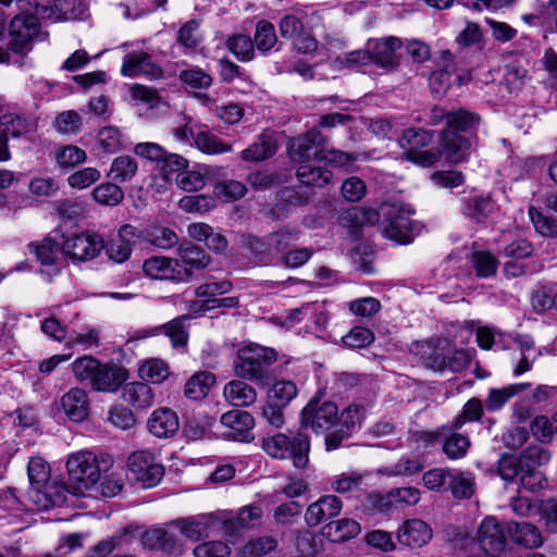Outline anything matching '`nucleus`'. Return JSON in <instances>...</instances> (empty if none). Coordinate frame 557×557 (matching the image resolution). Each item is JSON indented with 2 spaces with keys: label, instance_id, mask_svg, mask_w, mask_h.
I'll list each match as a JSON object with an SVG mask.
<instances>
[{
  "label": "nucleus",
  "instance_id": "nucleus-49",
  "mask_svg": "<svg viewBox=\"0 0 557 557\" xmlns=\"http://www.w3.org/2000/svg\"><path fill=\"white\" fill-rule=\"evenodd\" d=\"M92 198L96 202L102 206H116L123 198V190L113 183H102L94 188Z\"/></svg>",
  "mask_w": 557,
  "mask_h": 557
},
{
  "label": "nucleus",
  "instance_id": "nucleus-38",
  "mask_svg": "<svg viewBox=\"0 0 557 557\" xmlns=\"http://www.w3.org/2000/svg\"><path fill=\"white\" fill-rule=\"evenodd\" d=\"M123 398L137 409H146L153 403V392L147 383L132 382L124 386Z\"/></svg>",
  "mask_w": 557,
  "mask_h": 557
},
{
  "label": "nucleus",
  "instance_id": "nucleus-29",
  "mask_svg": "<svg viewBox=\"0 0 557 557\" xmlns=\"http://www.w3.org/2000/svg\"><path fill=\"white\" fill-rule=\"evenodd\" d=\"M188 235L198 242H205L206 246L215 253H224L228 242L224 235L214 232L213 227L203 222L191 223L187 226Z\"/></svg>",
  "mask_w": 557,
  "mask_h": 557
},
{
  "label": "nucleus",
  "instance_id": "nucleus-28",
  "mask_svg": "<svg viewBox=\"0 0 557 557\" xmlns=\"http://www.w3.org/2000/svg\"><path fill=\"white\" fill-rule=\"evenodd\" d=\"M398 541L409 547H421L432 537L431 528L420 519L406 521L398 530Z\"/></svg>",
  "mask_w": 557,
  "mask_h": 557
},
{
  "label": "nucleus",
  "instance_id": "nucleus-8",
  "mask_svg": "<svg viewBox=\"0 0 557 557\" xmlns=\"http://www.w3.org/2000/svg\"><path fill=\"white\" fill-rule=\"evenodd\" d=\"M227 517L220 511L178 519L172 524L190 541H200L210 535L223 534Z\"/></svg>",
  "mask_w": 557,
  "mask_h": 557
},
{
  "label": "nucleus",
  "instance_id": "nucleus-9",
  "mask_svg": "<svg viewBox=\"0 0 557 557\" xmlns=\"http://www.w3.org/2000/svg\"><path fill=\"white\" fill-rule=\"evenodd\" d=\"M10 48L16 53L28 52L34 41L45 40L47 33H41L37 16L34 14L16 15L10 23Z\"/></svg>",
  "mask_w": 557,
  "mask_h": 557
},
{
  "label": "nucleus",
  "instance_id": "nucleus-58",
  "mask_svg": "<svg viewBox=\"0 0 557 557\" xmlns=\"http://www.w3.org/2000/svg\"><path fill=\"white\" fill-rule=\"evenodd\" d=\"M97 143L103 152L114 153L122 146L121 132L114 126L102 127L97 134Z\"/></svg>",
  "mask_w": 557,
  "mask_h": 557
},
{
  "label": "nucleus",
  "instance_id": "nucleus-19",
  "mask_svg": "<svg viewBox=\"0 0 557 557\" xmlns=\"http://www.w3.org/2000/svg\"><path fill=\"white\" fill-rule=\"evenodd\" d=\"M121 73L127 77L159 78L162 76V69L152 61L151 55L147 52L135 51L124 57Z\"/></svg>",
  "mask_w": 557,
  "mask_h": 557
},
{
  "label": "nucleus",
  "instance_id": "nucleus-4",
  "mask_svg": "<svg viewBox=\"0 0 557 557\" xmlns=\"http://www.w3.org/2000/svg\"><path fill=\"white\" fill-rule=\"evenodd\" d=\"M276 360L273 349L249 344L237 350L233 367L235 374L247 381H259L264 376L265 367Z\"/></svg>",
  "mask_w": 557,
  "mask_h": 557
},
{
  "label": "nucleus",
  "instance_id": "nucleus-14",
  "mask_svg": "<svg viewBox=\"0 0 557 557\" xmlns=\"http://www.w3.org/2000/svg\"><path fill=\"white\" fill-rule=\"evenodd\" d=\"M338 420V409L333 401L312 398L301 411V425L314 432L330 430Z\"/></svg>",
  "mask_w": 557,
  "mask_h": 557
},
{
  "label": "nucleus",
  "instance_id": "nucleus-42",
  "mask_svg": "<svg viewBox=\"0 0 557 557\" xmlns=\"http://www.w3.org/2000/svg\"><path fill=\"white\" fill-rule=\"evenodd\" d=\"M215 383V375L209 371L195 373L185 384V395L194 400L201 399Z\"/></svg>",
  "mask_w": 557,
  "mask_h": 557
},
{
  "label": "nucleus",
  "instance_id": "nucleus-6",
  "mask_svg": "<svg viewBox=\"0 0 557 557\" xmlns=\"http://www.w3.org/2000/svg\"><path fill=\"white\" fill-rule=\"evenodd\" d=\"M134 152L144 159L156 162V171L173 182H177L183 171L188 168V161L185 158L168 152L156 143H139L135 146Z\"/></svg>",
  "mask_w": 557,
  "mask_h": 557
},
{
  "label": "nucleus",
  "instance_id": "nucleus-61",
  "mask_svg": "<svg viewBox=\"0 0 557 557\" xmlns=\"http://www.w3.org/2000/svg\"><path fill=\"white\" fill-rule=\"evenodd\" d=\"M178 207L185 212H208L214 207V199L207 195L184 196L178 201Z\"/></svg>",
  "mask_w": 557,
  "mask_h": 557
},
{
  "label": "nucleus",
  "instance_id": "nucleus-10",
  "mask_svg": "<svg viewBox=\"0 0 557 557\" xmlns=\"http://www.w3.org/2000/svg\"><path fill=\"white\" fill-rule=\"evenodd\" d=\"M432 136L422 128H408L404 131L399 139V146L404 149L407 160H410L422 166H430L440 159L437 150H423L431 143Z\"/></svg>",
  "mask_w": 557,
  "mask_h": 557
},
{
  "label": "nucleus",
  "instance_id": "nucleus-54",
  "mask_svg": "<svg viewBox=\"0 0 557 557\" xmlns=\"http://www.w3.org/2000/svg\"><path fill=\"white\" fill-rule=\"evenodd\" d=\"M471 263L476 275L480 277H491L496 274L498 261L487 251H475L471 255Z\"/></svg>",
  "mask_w": 557,
  "mask_h": 557
},
{
  "label": "nucleus",
  "instance_id": "nucleus-59",
  "mask_svg": "<svg viewBox=\"0 0 557 557\" xmlns=\"http://www.w3.org/2000/svg\"><path fill=\"white\" fill-rule=\"evenodd\" d=\"M197 148L206 153L216 154L232 150L230 145H225L219 137L207 132H200L195 137Z\"/></svg>",
  "mask_w": 557,
  "mask_h": 557
},
{
  "label": "nucleus",
  "instance_id": "nucleus-5",
  "mask_svg": "<svg viewBox=\"0 0 557 557\" xmlns=\"http://www.w3.org/2000/svg\"><path fill=\"white\" fill-rule=\"evenodd\" d=\"M263 450L275 459L292 458L296 468H305L308 462L310 449L309 437L301 432L297 433L293 440L283 433L264 437L262 441Z\"/></svg>",
  "mask_w": 557,
  "mask_h": 557
},
{
  "label": "nucleus",
  "instance_id": "nucleus-32",
  "mask_svg": "<svg viewBox=\"0 0 557 557\" xmlns=\"http://www.w3.org/2000/svg\"><path fill=\"white\" fill-rule=\"evenodd\" d=\"M76 486H65L63 484H46L41 488V495L38 498L33 497L39 509L47 510L50 507L63 506L69 503V495L78 496L75 494Z\"/></svg>",
  "mask_w": 557,
  "mask_h": 557
},
{
  "label": "nucleus",
  "instance_id": "nucleus-44",
  "mask_svg": "<svg viewBox=\"0 0 557 557\" xmlns=\"http://www.w3.org/2000/svg\"><path fill=\"white\" fill-rule=\"evenodd\" d=\"M447 491L458 499L470 498L474 493V478L470 472L454 469Z\"/></svg>",
  "mask_w": 557,
  "mask_h": 557
},
{
  "label": "nucleus",
  "instance_id": "nucleus-23",
  "mask_svg": "<svg viewBox=\"0 0 557 557\" xmlns=\"http://www.w3.org/2000/svg\"><path fill=\"white\" fill-rule=\"evenodd\" d=\"M342 500L335 495H325L307 508L305 520L308 525L315 527L335 516L342 510Z\"/></svg>",
  "mask_w": 557,
  "mask_h": 557
},
{
  "label": "nucleus",
  "instance_id": "nucleus-57",
  "mask_svg": "<svg viewBox=\"0 0 557 557\" xmlns=\"http://www.w3.org/2000/svg\"><path fill=\"white\" fill-rule=\"evenodd\" d=\"M100 363L101 362L92 356H84L77 358L72 363V370L79 382L89 381L91 383Z\"/></svg>",
  "mask_w": 557,
  "mask_h": 557
},
{
  "label": "nucleus",
  "instance_id": "nucleus-35",
  "mask_svg": "<svg viewBox=\"0 0 557 557\" xmlns=\"http://www.w3.org/2000/svg\"><path fill=\"white\" fill-rule=\"evenodd\" d=\"M453 54L445 50L441 52L438 69L430 74L429 83L434 94H444L450 85L451 74L454 72Z\"/></svg>",
  "mask_w": 557,
  "mask_h": 557
},
{
  "label": "nucleus",
  "instance_id": "nucleus-22",
  "mask_svg": "<svg viewBox=\"0 0 557 557\" xmlns=\"http://www.w3.org/2000/svg\"><path fill=\"white\" fill-rule=\"evenodd\" d=\"M60 406L73 422H82L89 414V398L86 391L73 387L60 398Z\"/></svg>",
  "mask_w": 557,
  "mask_h": 557
},
{
  "label": "nucleus",
  "instance_id": "nucleus-17",
  "mask_svg": "<svg viewBox=\"0 0 557 557\" xmlns=\"http://www.w3.org/2000/svg\"><path fill=\"white\" fill-rule=\"evenodd\" d=\"M476 537L482 550L490 556H497L505 549L506 540L504 530L494 517L483 519L479 527Z\"/></svg>",
  "mask_w": 557,
  "mask_h": 557
},
{
  "label": "nucleus",
  "instance_id": "nucleus-50",
  "mask_svg": "<svg viewBox=\"0 0 557 557\" xmlns=\"http://www.w3.org/2000/svg\"><path fill=\"white\" fill-rule=\"evenodd\" d=\"M226 47L239 61H250L255 55L252 40L242 34L233 35L226 41Z\"/></svg>",
  "mask_w": 557,
  "mask_h": 557
},
{
  "label": "nucleus",
  "instance_id": "nucleus-15",
  "mask_svg": "<svg viewBox=\"0 0 557 557\" xmlns=\"http://www.w3.org/2000/svg\"><path fill=\"white\" fill-rule=\"evenodd\" d=\"M144 274L151 280L183 282L190 277V271L180 260L164 256H154L143 263Z\"/></svg>",
  "mask_w": 557,
  "mask_h": 557
},
{
  "label": "nucleus",
  "instance_id": "nucleus-16",
  "mask_svg": "<svg viewBox=\"0 0 557 557\" xmlns=\"http://www.w3.org/2000/svg\"><path fill=\"white\" fill-rule=\"evenodd\" d=\"M221 424L226 429L223 436L237 442L252 440L251 431L255 426V418L248 411L233 409L221 416Z\"/></svg>",
  "mask_w": 557,
  "mask_h": 557
},
{
  "label": "nucleus",
  "instance_id": "nucleus-30",
  "mask_svg": "<svg viewBox=\"0 0 557 557\" xmlns=\"http://www.w3.org/2000/svg\"><path fill=\"white\" fill-rule=\"evenodd\" d=\"M507 532L511 540L525 548H536L543 544V536L539 528L530 522L510 521Z\"/></svg>",
  "mask_w": 557,
  "mask_h": 557
},
{
  "label": "nucleus",
  "instance_id": "nucleus-12",
  "mask_svg": "<svg viewBox=\"0 0 557 557\" xmlns=\"http://www.w3.org/2000/svg\"><path fill=\"white\" fill-rule=\"evenodd\" d=\"M127 467L133 478L144 487L156 486L164 474V469L148 449L137 450L128 457Z\"/></svg>",
  "mask_w": 557,
  "mask_h": 557
},
{
  "label": "nucleus",
  "instance_id": "nucleus-11",
  "mask_svg": "<svg viewBox=\"0 0 557 557\" xmlns=\"http://www.w3.org/2000/svg\"><path fill=\"white\" fill-rule=\"evenodd\" d=\"M101 235L92 232H83L66 236L62 243V251L73 261H89L99 256L104 248Z\"/></svg>",
  "mask_w": 557,
  "mask_h": 557
},
{
  "label": "nucleus",
  "instance_id": "nucleus-64",
  "mask_svg": "<svg viewBox=\"0 0 557 557\" xmlns=\"http://www.w3.org/2000/svg\"><path fill=\"white\" fill-rule=\"evenodd\" d=\"M373 341V332L363 326H355L348 334L342 337L344 346L348 348H363L370 345Z\"/></svg>",
  "mask_w": 557,
  "mask_h": 557
},
{
  "label": "nucleus",
  "instance_id": "nucleus-2",
  "mask_svg": "<svg viewBox=\"0 0 557 557\" xmlns=\"http://www.w3.org/2000/svg\"><path fill=\"white\" fill-rule=\"evenodd\" d=\"M413 210L404 202L386 201L380 206V210L354 208L348 212L352 222L357 225L374 224L381 219V230L384 237L398 244H409L417 234L418 224L411 219Z\"/></svg>",
  "mask_w": 557,
  "mask_h": 557
},
{
  "label": "nucleus",
  "instance_id": "nucleus-7",
  "mask_svg": "<svg viewBox=\"0 0 557 557\" xmlns=\"http://www.w3.org/2000/svg\"><path fill=\"white\" fill-rule=\"evenodd\" d=\"M69 475L76 486L75 494L94 487L101 476V469L97 456L91 451H79L72 455L66 463Z\"/></svg>",
  "mask_w": 557,
  "mask_h": 557
},
{
  "label": "nucleus",
  "instance_id": "nucleus-13",
  "mask_svg": "<svg viewBox=\"0 0 557 557\" xmlns=\"http://www.w3.org/2000/svg\"><path fill=\"white\" fill-rule=\"evenodd\" d=\"M34 8L35 16L51 23L69 20H81L85 14V7L78 3L75 8L74 1L69 0H35L29 2Z\"/></svg>",
  "mask_w": 557,
  "mask_h": 557
},
{
  "label": "nucleus",
  "instance_id": "nucleus-25",
  "mask_svg": "<svg viewBox=\"0 0 557 557\" xmlns=\"http://www.w3.org/2000/svg\"><path fill=\"white\" fill-rule=\"evenodd\" d=\"M375 507L380 511H387L391 506H412L420 500V491L416 487H399L389 492L387 496L371 495Z\"/></svg>",
  "mask_w": 557,
  "mask_h": 557
},
{
  "label": "nucleus",
  "instance_id": "nucleus-40",
  "mask_svg": "<svg viewBox=\"0 0 557 557\" xmlns=\"http://www.w3.org/2000/svg\"><path fill=\"white\" fill-rule=\"evenodd\" d=\"M27 473L33 490L32 497L39 499L41 495V488L46 486L50 478V468L42 458L33 457L28 462Z\"/></svg>",
  "mask_w": 557,
  "mask_h": 557
},
{
  "label": "nucleus",
  "instance_id": "nucleus-39",
  "mask_svg": "<svg viewBox=\"0 0 557 557\" xmlns=\"http://www.w3.org/2000/svg\"><path fill=\"white\" fill-rule=\"evenodd\" d=\"M183 267L190 272L193 269H203L209 264V257L198 246L191 243L182 244L176 250V258Z\"/></svg>",
  "mask_w": 557,
  "mask_h": 557
},
{
  "label": "nucleus",
  "instance_id": "nucleus-45",
  "mask_svg": "<svg viewBox=\"0 0 557 557\" xmlns=\"http://www.w3.org/2000/svg\"><path fill=\"white\" fill-rule=\"evenodd\" d=\"M0 125L4 128L5 136L12 137L21 136L29 132L34 124L30 116L25 114H16L7 112L0 116Z\"/></svg>",
  "mask_w": 557,
  "mask_h": 557
},
{
  "label": "nucleus",
  "instance_id": "nucleus-34",
  "mask_svg": "<svg viewBox=\"0 0 557 557\" xmlns=\"http://www.w3.org/2000/svg\"><path fill=\"white\" fill-rule=\"evenodd\" d=\"M187 319V315L175 318L163 325L146 331V336H154L163 330L174 348H183L188 343V333L184 324Z\"/></svg>",
  "mask_w": 557,
  "mask_h": 557
},
{
  "label": "nucleus",
  "instance_id": "nucleus-21",
  "mask_svg": "<svg viewBox=\"0 0 557 557\" xmlns=\"http://www.w3.org/2000/svg\"><path fill=\"white\" fill-rule=\"evenodd\" d=\"M139 244L150 245L158 249H170L178 243L176 233L161 224H148L137 227Z\"/></svg>",
  "mask_w": 557,
  "mask_h": 557
},
{
  "label": "nucleus",
  "instance_id": "nucleus-26",
  "mask_svg": "<svg viewBox=\"0 0 557 557\" xmlns=\"http://www.w3.org/2000/svg\"><path fill=\"white\" fill-rule=\"evenodd\" d=\"M149 432L157 437L173 436L180 428L177 414L169 408L156 409L147 422Z\"/></svg>",
  "mask_w": 557,
  "mask_h": 557
},
{
  "label": "nucleus",
  "instance_id": "nucleus-27",
  "mask_svg": "<svg viewBox=\"0 0 557 557\" xmlns=\"http://www.w3.org/2000/svg\"><path fill=\"white\" fill-rule=\"evenodd\" d=\"M127 373L124 369L100 363L97 373L94 376L91 386L99 392H116L126 381Z\"/></svg>",
  "mask_w": 557,
  "mask_h": 557
},
{
  "label": "nucleus",
  "instance_id": "nucleus-56",
  "mask_svg": "<svg viewBox=\"0 0 557 557\" xmlns=\"http://www.w3.org/2000/svg\"><path fill=\"white\" fill-rule=\"evenodd\" d=\"M524 466L520 456L504 454L498 460V474L503 480L511 482L520 476Z\"/></svg>",
  "mask_w": 557,
  "mask_h": 557
},
{
  "label": "nucleus",
  "instance_id": "nucleus-36",
  "mask_svg": "<svg viewBox=\"0 0 557 557\" xmlns=\"http://www.w3.org/2000/svg\"><path fill=\"white\" fill-rule=\"evenodd\" d=\"M141 543L148 548L162 549L171 554L180 550L175 536L162 528H151L144 532Z\"/></svg>",
  "mask_w": 557,
  "mask_h": 557
},
{
  "label": "nucleus",
  "instance_id": "nucleus-31",
  "mask_svg": "<svg viewBox=\"0 0 557 557\" xmlns=\"http://www.w3.org/2000/svg\"><path fill=\"white\" fill-rule=\"evenodd\" d=\"M226 403L234 407H249L257 400V391L243 380H233L223 388Z\"/></svg>",
  "mask_w": 557,
  "mask_h": 557
},
{
  "label": "nucleus",
  "instance_id": "nucleus-53",
  "mask_svg": "<svg viewBox=\"0 0 557 557\" xmlns=\"http://www.w3.org/2000/svg\"><path fill=\"white\" fill-rule=\"evenodd\" d=\"M277 42L274 25L268 21L257 23L255 44L259 51L267 52Z\"/></svg>",
  "mask_w": 557,
  "mask_h": 557
},
{
  "label": "nucleus",
  "instance_id": "nucleus-43",
  "mask_svg": "<svg viewBox=\"0 0 557 557\" xmlns=\"http://www.w3.org/2000/svg\"><path fill=\"white\" fill-rule=\"evenodd\" d=\"M530 386L529 383H518L505 386L503 388H492L485 400V407L488 411H497L518 393Z\"/></svg>",
  "mask_w": 557,
  "mask_h": 557
},
{
  "label": "nucleus",
  "instance_id": "nucleus-60",
  "mask_svg": "<svg viewBox=\"0 0 557 557\" xmlns=\"http://www.w3.org/2000/svg\"><path fill=\"white\" fill-rule=\"evenodd\" d=\"M298 394V388L293 381L282 380L273 384L270 397L283 407L288 405Z\"/></svg>",
  "mask_w": 557,
  "mask_h": 557
},
{
  "label": "nucleus",
  "instance_id": "nucleus-37",
  "mask_svg": "<svg viewBox=\"0 0 557 557\" xmlns=\"http://www.w3.org/2000/svg\"><path fill=\"white\" fill-rule=\"evenodd\" d=\"M442 450L451 460L461 459L466 456L470 440L467 435L454 432L451 429H444L442 436Z\"/></svg>",
  "mask_w": 557,
  "mask_h": 557
},
{
  "label": "nucleus",
  "instance_id": "nucleus-3",
  "mask_svg": "<svg viewBox=\"0 0 557 557\" xmlns=\"http://www.w3.org/2000/svg\"><path fill=\"white\" fill-rule=\"evenodd\" d=\"M445 117L447 129L442 133V144L448 151L449 158L457 163L465 159L466 152L470 148V141L460 134L471 135L480 124V116L475 112L466 109H458L447 112L445 115H437L434 110L433 121L437 123Z\"/></svg>",
  "mask_w": 557,
  "mask_h": 557
},
{
  "label": "nucleus",
  "instance_id": "nucleus-24",
  "mask_svg": "<svg viewBox=\"0 0 557 557\" xmlns=\"http://www.w3.org/2000/svg\"><path fill=\"white\" fill-rule=\"evenodd\" d=\"M227 517V522L223 528L224 535H233L240 529H250L260 524L262 510L258 506L243 507L237 513L231 511H220Z\"/></svg>",
  "mask_w": 557,
  "mask_h": 557
},
{
  "label": "nucleus",
  "instance_id": "nucleus-33",
  "mask_svg": "<svg viewBox=\"0 0 557 557\" xmlns=\"http://www.w3.org/2000/svg\"><path fill=\"white\" fill-rule=\"evenodd\" d=\"M277 150L276 141L271 133H262L258 139L244 149L240 157L246 162H260L271 158Z\"/></svg>",
  "mask_w": 557,
  "mask_h": 557
},
{
  "label": "nucleus",
  "instance_id": "nucleus-55",
  "mask_svg": "<svg viewBox=\"0 0 557 557\" xmlns=\"http://www.w3.org/2000/svg\"><path fill=\"white\" fill-rule=\"evenodd\" d=\"M232 289V284L228 281L206 283L195 289L196 296L200 299L199 309L205 311L208 299L218 298V295H223Z\"/></svg>",
  "mask_w": 557,
  "mask_h": 557
},
{
  "label": "nucleus",
  "instance_id": "nucleus-63",
  "mask_svg": "<svg viewBox=\"0 0 557 557\" xmlns=\"http://www.w3.org/2000/svg\"><path fill=\"white\" fill-rule=\"evenodd\" d=\"M101 177L100 171L96 168H84L72 173L67 177V184L70 187L75 189H84L96 182H98Z\"/></svg>",
  "mask_w": 557,
  "mask_h": 557
},
{
  "label": "nucleus",
  "instance_id": "nucleus-48",
  "mask_svg": "<svg viewBox=\"0 0 557 557\" xmlns=\"http://www.w3.org/2000/svg\"><path fill=\"white\" fill-rule=\"evenodd\" d=\"M87 158L85 150L82 148L67 145L57 149L55 162L61 169H71L83 163Z\"/></svg>",
  "mask_w": 557,
  "mask_h": 557
},
{
  "label": "nucleus",
  "instance_id": "nucleus-52",
  "mask_svg": "<svg viewBox=\"0 0 557 557\" xmlns=\"http://www.w3.org/2000/svg\"><path fill=\"white\" fill-rule=\"evenodd\" d=\"M453 470L451 468H434L424 472L422 476L424 486L434 492L447 491Z\"/></svg>",
  "mask_w": 557,
  "mask_h": 557
},
{
  "label": "nucleus",
  "instance_id": "nucleus-47",
  "mask_svg": "<svg viewBox=\"0 0 557 557\" xmlns=\"http://www.w3.org/2000/svg\"><path fill=\"white\" fill-rule=\"evenodd\" d=\"M138 170L136 160L129 156L116 157L111 164L110 174L115 182L131 181Z\"/></svg>",
  "mask_w": 557,
  "mask_h": 557
},
{
  "label": "nucleus",
  "instance_id": "nucleus-20",
  "mask_svg": "<svg viewBox=\"0 0 557 557\" xmlns=\"http://www.w3.org/2000/svg\"><path fill=\"white\" fill-rule=\"evenodd\" d=\"M400 47V39L393 36L368 41V49L371 51V61L386 69H393L398 64L396 51Z\"/></svg>",
  "mask_w": 557,
  "mask_h": 557
},
{
  "label": "nucleus",
  "instance_id": "nucleus-1",
  "mask_svg": "<svg viewBox=\"0 0 557 557\" xmlns=\"http://www.w3.org/2000/svg\"><path fill=\"white\" fill-rule=\"evenodd\" d=\"M288 153L299 164L296 173L299 182L312 187H323L331 182L333 173L326 163L343 166L352 161L345 152L327 150L325 139L318 128H311L305 135L294 138L288 146Z\"/></svg>",
  "mask_w": 557,
  "mask_h": 557
},
{
  "label": "nucleus",
  "instance_id": "nucleus-62",
  "mask_svg": "<svg viewBox=\"0 0 557 557\" xmlns=\"http://www.w3.org/2000/svg\"><path fill=\"white\" fill-rule=\"evenodd\" d=\"M276 547L273 537H258L249 541L240 548L242 557H261Z\"/></svg>",
  "mask_w": 557,
  "mask_h": 557
},
{
  "label": "nucleus",
  "instance_id": "nucleus-18",
  "mask_svg": "<svg viewBox=\"0 0 557 557\" xmlns=\"http://www.w3.org/2000/svg\"><path fill=\"white\" fill-rule=\"evenodd\" d=\"M139 244L137 227L132 224H123L115 239L107 246V255L110 260L116 263L127 261L133 252V247Z\"/></svg>",
  "mask_w": 557,
  "mask_h": 557
},
{
  "label": "nucleus",
  "instance_id": "nucleus-41",
  "mask_svg": "<svg viewBox=\"0 0 557 557\" xmlns=\"http://www.w3.org/2000/svg\"><path fill=\"white\" fill-rule=\"evenodd\" d=\"M325 540L322 534L305 530L296 536L295 547L300 557H320Z\"/></svg>",
  "mask_w": 557,
  "mask_h": 557
},
{
  "label": "nucleus",
  "instance_id": "nucleus-46",
  "mask_svg": "<svg viewBox=\"0 0 557 557\" xmlns=\"http://www.w3.org/2000/svg\"><path fill=\"white\" fill-rule=\"evenodd\" d=\"M324 531L334 541L346 542L360 533V525L352 519L344 518L326 524Z\"/></svg>",
  "mask_w": 557,
  "mask_h": 557
},
{
  "label": "nucleus",
  "instance_id": "nucleus-51",
  "mask_svg": "<svg viewBox=\"0 0 557 557\" xmlns=\"http://www.w3.org/2000/svg\"><path fill=\"white\" fill-rule=\"evenodd\" d=\"M139 375L143 380L153 384H160L169 376L166 363L161 359H149L139 368Z\"/></svg>",
  "mask_w": 557,
  "mask_h": 557
}]
</instances>
